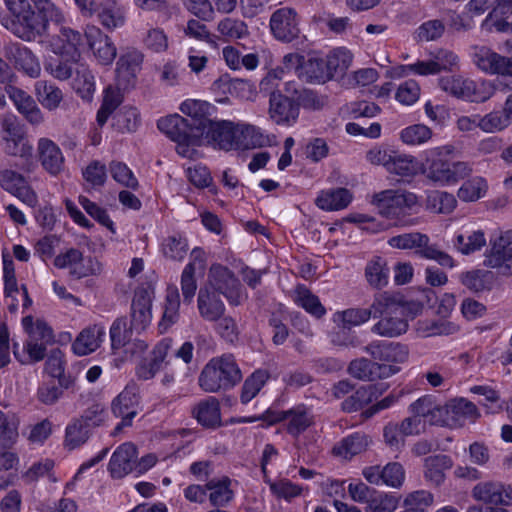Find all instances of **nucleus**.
Returning a JSON list of instances; mask_svg holds the SVG:
<instances>
[{"mask_svg":"<svg viewBox=\"0 0 512 512\" xmlns=\"http://www.w3.org/2000/svg\"><path fill=\"white\" fill-rule=\"evenodd\" d=\"M4 3L10 14L6 28L25 42L42 37L50 21L64 20L61 10L49 0H39L34 5L29 0H4Z\"/></svg>","mask_w":512,"mask_h":512,"instance_id":"f257e3e1","label":"nucleus"},{"mask_svg":"<svg viewBox=\"0 0 512 512\" xmlns=\"http://www.w3.org/2000/svg\"><path fill=\"white\" fill-rule=\"evenodd\" d=\"M206 139L213 147L224 151H244L261 147L265 143L263 134L255 126L229 120L209 121Z\"/></svg>","mask_w":512,"mask_h":512,"instance_id":"f03ea898","label":"nucleus"},{"mask_svg":"<svg viewBox=\"0 0 512 512\" xmlns=\"http://www.w3.org/2000/svg\"><path fill=\"white\" fill-rule=\"evenodd\" d=\"M413 307L415 313L421 311L417 303L403 304L397 297L384 292L375 296L372 302L374 318L379 320L372 326V333L386 338L398 337L408 330L406 311Z\"/></svg>","mask_w":512,"mask_h":512,"instance_id":"7ed1b4c3","label":"nucleus"},{"mask_svg":"<svg viewBox=\"0 0 512 512\" xmlns=\"http://www.w3.org/2000/svg\"><path fill=\"white\" fill-rule=\"evenodd\" d=\"M454 151L453 145L428 150L420 168L424 177L439 186L454 185L469 177L473 169L468 162H451L447 159V156L452 155Z\"/></svg>","mask_w":512,"mask_h":512,"instance_id":"20e7f679","label":"nucleus"},{"mask_svg":"<svg viewBox=\"0 0 512 512\" xmlns=\"http://www.w3.org/2000/svg\"><path fill=\"white\" fill-rule=\"evenodd\" d=\"M371 203L381 216L394 221L399 227L413 226L416 221L409 216L420 208L418 195L405 189H387L375 193Z\"/></svg>","mask_w":512,"mask_h":512,"instance_id":"39448f33","label":"nucleus"},{"mask_svg":"<svg viewBox=\"0 0 512 512\" xmlns=\"http://www.w3.org/2000/svg\"><path fill=\"white\" fill-rule=\"evenodd\" d=\"M159 130L167 135L177 146V153L193 159L198 155L197 147L202 144L203 132L196 123H191L179 114H173L158 120Z\"/></svg>","mask_w":512,"mask_h":512,"instance_id":"423d86ee","label":"nucleus"},{"mask_svg":"<svg viewBox=\"0 0 512 512\" xmlns=\"http://www.w3.org/2000/svg\"><path fill=\"white\" fill-rule=\"evenodd\" d=\"M242 373L233 355L211 359L199 375V386L207 393H215L235 386Z\"/></svg>","mask_w":512,"mask_h":512,"instance_id":"0eeeda50","label":"nucleus"},{"mask_svg":"<svg viewBox=\"0 0 512 512\" xmlns=\"http://www.w3.org/2000/svg\"><path fill=\"white\" fill-rule=\"evenodd\" d=\"M22 325L28 333V339L21 350L14 344V355L22 364H31L44 359L47 346L54 340L53 330L41 320L32 316L22 319Z\"/></svg>","mask_w":512,"mask_h":512,"instance_id":"6e6552de","label":"nucleus"},{"mask_svg":"<svg viewBox=\"0 0 512 512\" xmlns=\"http://www.w3.org/2000/svg\"><path fill=\"white\" fill-rule=\"evenodd\" d=\"M440 88L452 97L474 103L490 99L494 93L490 82L475 81L462 75H448L439 78Z\"/></svg>","mask_w":512,"mask_h":512,"instance_id":"1a4fd4ad","label":"nucleus"},{"mask_svg":"<svg viewBox=\"0 0 512 512\" xmlns=\"http://www.w3.org/2000/svg\"><path fill=\"white\" fill-rule=\"evenodd\" d=\"M388 244L396 249H416V253L420 257L434 260L443 267L453 268L455 266L452 256L441 250L436 244H430L429 237L421 232H409L393 236L388 240Z\"/></svg>","mask_w":512,"mask_h":512,"instance_id":"9d476101","label":"nucleus"},{"mask_svg":"<svg viewBox=\"0 0 512 512\" xmlns=\"http://www.w3.org/2000/svg\"><path fill=\"white\" fill-rule=\"evenodd\" d=\"M483 264L501 275H512V230L504 231L498 237L490 239Z\"/></svg>","mask_w":512,"mask_h":512,"instance_id":"9b49d317","label":"nucleus"},{"mask_svg":"<svg viewBox=\"0 0 512 512\" xmlns=\"http://www.w3.org/2000/svg\"><path fill=\"white\" fill-rule=\"evenodd\" d=\"M481 417L479 408L466 398H455L443 405L441 426L461 428L474 424Z\"/></svg>","mask_w":512,"mask_h":512,"instance_id":"f8f14e48","label":"nucleus"},{"mask_svg":"<svg viewBox=\"0 0 512 512\" xmlns=\"http://www.w3.org/2000/svg\"><path fill=\"white\" fill-rule=\"evenodd\" d=\"M206 286H209L218 294H223L232 305H239L244 299L238 279L227 267L220 264H214L210 267Z\"/></svg>","mask_w":512,"mask_h":512,"instance_id":"ddd939ff","label":"nucleus"},{"mask_svg":"<svg viewBox=\"0 0 512 512\" xmlns=\"http://www.w3.org/2000/svg\"><path fill=\"white\" fill-rule=\"evenodd\" d=\"M299 22L298 14L294 9L283 7L271 15L270 29L276 39L291 42L300 35Z\"/></svg>","mask_w":512,"mask_h":512,"instance_id":"4468645a","label":"nucleus"},{"mask_svg":"<svg viewBox=\"0 0 512 512\" xmlns=\"http://www.w3.org/2000/svg\"><path fill=\"white\" fill-rule=\"evenodd\" d=\"M399 371V366L379 363L364 357L351 361L348 366L349 374L363 381L386 379L397 374Z\"/></svg>","mask_w":512,"mask_h":512,"instance_id":"2eb2a0df","label":"nucleus"},{"mask_svg":"<svg viewBox=\"0 0 512 512\" xmlns=\"http://www.w3.org/2000/svg\"><path fill=\"white\" fill-rule=\"evenodd\" d=\"M138 391L134 384L127 385L123 391L113 400L111 409L121 422L115 427L113 435L118 434L124 427L130 426L137 415Z\"/></svg>","mask_w":512,"mask_h":512,"instance_id":"dca6fc26","label":"nucleus"},{"mask_svg":"<svg viewBox=\"0 0 512 512\" xmlns=\"http://www.w3.org/2000/svg\"><path fill=\"white\" fill-rule=\"evenodd\" d=\"M472 497L479 502L489 505H512V487L499 481H482L471 491Z\"/></svg>","mask_w":512,"mask_h":512,"instance_id":"f3484780","label":"nucleus"},{"mask_svg":"<svg viewBox=\"0 0 512 512\" xmlns=\"http://www.w3.org/2000/svg\"><path fill=\"white\" fill-rule=\"evenodd\" d=\"M362 475L370 484L386 485L392 488H400L405 480V470L398 462H390L383 467L379 465L365 467Z\"/></svg>","mask_w":512,"mask_h":512,"instance_id":"a211bd4d","label":"nucleus"},{"mask_svg":"<svg viewBox=\"0 0 512 512\" xmlns=\"http://www.w3.org/2000/svg\"><path fill=\"white\" fill-rule=\"evenodd\" d=\"M3 53L4 56L14 64L17 70L24 72L31 78L40 76V63L29 48L17 42H9L4 46Z\"/></svg>","mask_w":512,"mask_h":512,"instance_id":"6ab92c4d","label":"nucleus"},{"mask_svg":"<svg viewBox=\"0 0 512 512\" xmlns=\"http://www.w3.org/2000/svg\"><path fill=\"white\" fill-rule=\"evenodd\" d=\"M153 293L147 289L135 292L130 313V330L140 333L150 325L152 320Z\"/></svg>","mask_w":512,"mask_h":512,"instance_id":"aec40b11","label":"nucleus"},{"mask_svg":"<svg viewBox=\"0 0 512 512\" xmlns=\"http://www.w3.org/2000/svg\"><path fill=\"white\" fill-rule=\"evenodd\" d=\"M285 421V427L288 434L298 437L314 424V415L311 410L304 405L295 406L289 410L277 413L273 423Z\"/></svg>","mask_w":512,"mask_h":512,"instance_id":"412c9836","label":"nucleus"},{"mask_svg":"<svg viewBox=\"0 0 512 512\" xmlns=\"http://www.w3.org/2000/svg\"><path fill=\"white\" fill-rule=\"evenodd\" d=\"M85 37L100 64L109 65L113 62L116 57V47L107 35L98 27L88 25L85 29Z\"/></svg>","mask_w":512,"mask_h":512,"instance_id":"4be33fe9","label":"nucleus"},{"mask_svg":"<svg viewBox=\"0 0 512 512\" xmlns=\"http://www.w3.org/2000/svg\"><path fill=\"white\" fill-rule=\"evenodd\" d=\"M143 58L142 52L136 49L128 50L120 56L116 70L118 87L127 89L134 85Z\"/></svg>","mask_w":512,"mask_h":512,"instance_id":"5701e85b","label":"nucleus"},{"mask_svg":"<svg viewBox=\"0 0 512 512\" xmlns=\"http://www.w3.org/2000/svg\"><path fill=\"white\" fill-rule=\"evenodd\" d=\"M51 45L54 53L77 62L81 56L80 47L83 45V37L76 30L62 27L57 37L53 38Z\"/></svg>","mask_w":512,"mask_h":512,"instance_id":"b1692460","label":"nucleus"},{"mask_svg":"<svg viewBox=\"0 0 512 512\" xmlns=\"http://www.w3.org/2000/svg\"><path fill=\"white\" fill-rule=\"evenodd\" d=\"M137 448L127 442L120 445L112 454L109 462V471L113 478H123L135 467Z\"/></svg>","mask_w":512,"mask_h":512,"instance_id":"393cba45","label":"nucleus"},{"mask_svg":"<svg viewBox=\"0 0 512 512\" xmlns=\"http://www.w3.org/2000/svg\"><path fill=\"white\" fill-rule=\"evenodd\" d=\"M200 316L208 322H216L225 313V305L218 293L209 286L200 288L197 298Z\"/></svg>","mask_w":512,"mask_h":512,"instance_id":"a878e982","label":"nucleus"},{"mask_svg":"<svg viewBox=\"0 0 512 512\" xmlns=\"http://www.w3.org/2000/svg\"><path fill=\"white\" fill-rule=\"evenodd\" d=\"M5 92L14 103L19 113L24 115L30 123L39 124L42 122L43 116L41 110L29 94L10 84L5 86Z\"/></svg>","mask_w":512,"mask_h":512,"instance_id":"bb28decb","label":"nucleus"},{"mask_svg":"<svg viewBox=\"0 0 512 512\" xmlns=\"http://www.w3.org/2000/svg\"><path fill=\"white\" fill-rule=\"evenodd\" d=\"M172 340H161L152 351L150 359H144L137 367L136 374L142 380H150L161 370L171 348Z\"/></svg>","mask_w":512,"mask_h":512,"instance_id":"cd10ccee","label":"nucleus"},{"mask_svg":"<svg viewBox=\"0 0 512 512\" xmlns=\"http://www.w3.org/2000/svg\"><path fill=\"white\" fill-rule=\"evenodd\" d=\"M105 335L106 330L103 325H90L79 333L72 344V349L77 355H88L100 347Z\"/></svg>","mask_w":512,"mask_h":512,"instance_id":"c85d7f7f","label":"nucleus"},{"mask_svg":"<svg viewBox=\"0 0 512 512\" xmlns=\"http://www.w3.org/2000/svg\"><path fill=\"white\" fill-rule=\"evenodd\" d=\"M37 150L41 165L49 174L56 176L61 173L64 168V156L56 143L50 139L41 138Z\"/></svg>","mask_w":512,"mask_h":512,"instance_id":"c756f323","label":"nucleus"},{"mask_svg":"<svg viewBox=\"0 0 512 512\" xmlns=\"http://www.w3.org/2000/svg\"><path fill=\"white\" fill-rule=\"evenodd\" d=\"M269 104V115L277 124H291L298 117V106L282 94H272Z\"/></svg>","mask_w":512,"mask_h":512,"instance_id":"7c9ffc66","label":"nucleus"},{"mask_svg":"<svg viewBox=\"0 0 512 512\" xmlns=\"http://www.w3.org/2000/svg\"><path fill=\"white\" fill-rule=\"evenodd\" d=\"M412 415L422 418L431 425H440L442 423L443 405L438 403L432 395H424L414 401L409 406Z\"/></svg>","mask_w":512,"mask_h":512,"instance_id":"2f4dec72","label":"nucleus"},{"mask_svg":"<svg viewBox=\"0 0 512 512\" xmlns=\"http://www.w3.org/2000/svg\"><path fill=\"white\" fill-rule=\"evenodd\" d=\"M353 199V194L346 188L322 190L315 199L318 208L324 211H339L347 208Z\"/></svg>","mask_w":512,"mask_h":512,"instance_id":"473e14b6","label":"nucleus"},{"mask_svg":"<svg viewBox=\"0 0 512 512\" xmlns=\"http://www.w3.org/2000/svg\"><path fill=\"white\" fill-rule=\"evenodd\" d=\"M231 479L223 476L219 479H211L206 482L209 501L214 507H226L234 498V491L231 489Z\"/></svg>","mask_w":512,"mask_h":512,"instance_id":"72a5a7b5","label":"nucleus"},{"mask_svg":"<svg viewBox=\"0 0 512 512\" xmlns=\"http://www.w3.org/2000/svg\"><path fill=\"white\" fill-rule=\"evenodd\" d=\"M473 63L483 71L490 75H499L503 56L493 51L487 46H474L472 53Z\"/></svg>","mask_w":512,"mask_h":512,"instance_id":"f704fd0d","label":"nucleus"},{"mask_svg":"<svg viewBox=\"0 0 512 512\" xmlns=\"http://www.w3.org/2000/svg\"><path fill=\"white\" fill-rule=\"evenodd\" d=\"M215 110V107L210 103L202 100L187 99L180 105V111L189 116L191 123H196L200 127V131L204 132L208 126L209 119L207 116Z\"/></svg>","mask_w":512,"mask_h":512,"instance_id":"c9c22d12","label":"nucleus"},{"mask_svg":"<svg viewBox=\"0 0 512 512\" xmlns=\"http://www.w3.org/2000/svg\"><path fill=\"white\" fill-rule=\"evenodd\" d=\"M195 419L203 426L215 427L221 422L220 405L216 398L208 397L192 409Z\"/></svg>","mask_w":512,"mask_h":512,"instance_id":"e433bc0d","label":"nucleus"},{"mask_svg":"<svg viewBox=\"0 0 512 512\" xmlns=\"http://www.w3.org/2000/svg\"><path fill=\"white\" fill-rule=\"evenodd\" d=\"M453 466L452 459L447 455L427 457L424 461V476L433 485L439 486L445 480V471Z\"/></svg>","mask_w":512,"mask_h":512,"instance_id":"4c0bfd02","label":"nucleus"},{"mask_svg":"<svg viewBox=\"0 0 512 512\" xmlns=\"http://www.w3.org/2000/svg\"><path fill=\"white\" fill-rule=\"evenodd\" d=\"M298 77L310 83H325L330 80L325 60L316 57L304 59L298 69Z\"/></svg>","mask_w":512,"mask_h":512,"instance_id":"58836bf2","label":"nucleus"},{"mask_svg":"<svg viewBox=\"0 0 512 512\" xmlns=\"http://www.w3.org/2000/svg\"><path fill=\"white\" fill-rule=\"evenodd\" d=\"M369 445V439L365 434L354 433L343 438L333 447V453L343 459H351L366 451Z\"/></svg>","mask_w":512,"mask_h":512,"instance_id":"ea45409f","label":"nucleus"},{"mask_svg":"<svg viewBox=\"0 0 512 512\" xmlns=\"http://www.w3.org/2000/svg\"><path fill=\"white\" fill-rule=\"evenodd\" d=\"M75 78L73 88L86 101H90L95 92V81L89 67L80 61L74 62Z\"/></svg>","mask_w":512,"mask_h":512,"instance_id":"a19ab883","label":"nucleus"},{"mask_svg":"<svg viewBox=\"0 0 512 512\" xmlns=\"http://www.w3.org/2000/svg\"><path fill=\"white\" fill-rule=\"evenodd\" d=\"M488 188V182L484 177L474 176L461 184L457 190V197L465 203L476 202L486 196Z\"/></svg>","mask_w":512,"mask_h":512,"instance_id":"79ce46f5","label":"nucleus"},{"mask_svg":"<svg viewBox=\"0 0 512 512\" xmlns=\"http://www.w3.org/2000/svg\"><path fill=\"white\" fill-rule=\"evenodd\" d=\"M419 168L417 159L414 156L395 151L386 171L404 178L415 176Z\"/></svg>","mask_w":512,"mask_h":512,"instance_id":"37998d69","label":"nucleus"},{"mask_svg":"<svg viewBox=\"0 0 512 512\" xmlns=\"http://www.w3.org/2000/svg\"><path fill=\"white\" fill-rule=\"evenodd\" d=\"M416 331L421 337L449 336L459 331V326L448 320H420L416 324Z\"/></svg>","mask_w":512,"mask_h":512,"instance_id":"c03bdc74","label":"nucleus"},{"mask_svg":"<svg viewBox=\"0 0 512 512\" xmlns=\"http://www.w3.org/2000/svg\"><path fill=\"white\" fill-rule=\"evenodd\" d=\"M293 300L298 306L316 318H321L326 313V309L319 298L303 285H298L295 288Z\"/></svg>","mask_w":512,"mask_h":512,"instance_id":"a18cd8bd","label":"nucleus"},{"mask_svg":"<svg viewBox=\"0 0 512 512\" xmlns=\"http://www.w3.org/2000/svg\"><path fill=\"white\" fill-rule=\"evenodd\" d=\"M425 205L430 212L450 214L457 206V199L452 193L435 190L427 195Z\"/></svg>","mask_w":512,"mask_h":512,"instance_id":"49530a36","label":"nucleus"},{"mask_svg":"<svg viewBox=\"0 0 512 512\" xmlns=\"http://www.w3.org/2000/svg\"><path fill=\"white\" fill-rule=\"evenodd\" d=\"M180 296L176 286H169L165 297L162 319L159 323L161 332L166 331L179 318Z\"/></svg>","mask_w":512,"mask_h":512,"instance_id":"de8ad7c7","label":"nucleus"},{"mask_svg":"<svg viewBox=\"0 0 512 512\" xmlns=\"http://www.w3.org/2000/svg\"><path fill=\"white\" fill-rule=\"evenodd\" d=\"M34 90L38 101L48 110H55L63 100L62 91L45 80L37 81Z\"/></svg>","mask_w":512,"mask_h":512,"instance_id":"09e8293b","label":"nucleus"},{"mask_svg":"<svg viewBox=\"0 0 512 512\" xmlns=\"http://www.w3.org/2000/svg\"><path fill=\"white\" fill-rule=\"evenodd\" d=\"M325 62L331 79L335 75H343L350 68L353 54L350 50L340 47L331 51Z\"/></svg>","mask_w":512,"mask_h":512,"instance_id":"8fccbe9b","label":"nucleus"},{"mask_svg":"<svg viewBox=\"0 0 512 512\" xmlns=\"http://www.w3.org/2000/svg\"><path fill=\"white\" fill-rule=\"evenodd\" d=\"M371 316H374L372 305L368 309L350 308L344 311H338L334 314L333 320L344 328H350L366 323Z\"/></svg>","mask_w":512,"mask_h":512,"instance_id":"3c124183","label":"nucleus"},{"mask_svg":"<svg viewBox=\"0 0 512 512\" xmlns=\"http://www.w3.org/2000/svg\"><path fill=\"white\" fill-rule=\"evenodd\" d=\"M454 245L463 255L480 251L486 245L485 233L482 230H475L467 232L466 234H458Z\"/></svg>","mask_w":512,"mask_h":512,"instance_id":"603ef678","label":"nucleus"},{"mask_svg":"<svg viewBox=\"0 0 512 512\" xmlns=\"http://www.w3.org/2000/svg\"><path fill=\"white\" fill-rule=\"evenodd\" d=\"M162 255L171 261H182L188 252L187 240L181 235H170L161 242Z\"/></svg>","mask_w":512,"mask_h":512,"instance_id":"864d4df0","label":"nucleus"},{"mask_svg":"<svg viewBox=\"0 0 512 512\" xmlns=\"http://www.w3.org/2000/svg\"><path fill=\"white\" fill-rule=\"evenodd\" d=\"M389 269L387 262L381 257H374L365 268V277L370 286L382 288L387 285Z\"/></svg>","mask_w":512,"mask_h":512,"instance_id":"5fc2aeb1","label":"nucleus"},{"mask_svg":"<svg viewBox=\"0 0 512 512\" xmlns=\"http://www.w3.org/2000/svg\"><path fill=\"white\" fill-rule=\"evenodd\" d=\"M4 152L13 157L28 160L32 157L33 146L26 134L11 139H2Z\"/></svg>","mask_w":512,"mask_h":512,"instance_id":"6e6d98bb","label":"nucleus"},{"mask_svg":"<svg viewBox=\"0 0 512 512\" xmlns=\"http://www.w3.org/2000/svg\"><path fill=\"white\" fill-rule=\"evenodd\" d=\"M269 372L259 369L253 372L244 382L241 392V402L246 404L250 402L261 390L269 379Z\"/></svg>","mask_w":512,"mask_h":512,"instance_id":"4d7b16f0","label":"nucleus"},{"mask_svg":"<svg viewBox=\"0 0 512 512\" xmlns=\"http://www.w3.org/2000/svg\"><path fill=\"white\" fill-rule=\"evenodd\" d=\"M89 437V428L76 418L66 427L64 445L69 450H73L84 444Z\"/></svg>","mask_w":512,"mask_h":512,"instance_id":"13d9d810","label":"nucleus"},{"mask_svg":"<svg viewBox=\"0 0 512 512\" xmlns=\"http://www.w3.org/2000/svg\"><path fill=\"white\" fill-rule=\"evenodd\" d=\"M398 504V498L393 494L373 491L365 507V512H394Z\"/></svg>","mask_w":512,"mask_h":512,"instance_id":"bf43d9fd","label":"nucleus"},{"mask_svg":"<svg viewBox=\"0 0 512 512\" xmlns=\"http://www.w3.org/2000/svg\"><path fill=\"white\" fill-rule=\"evenodd\" d=\"M218 33L228 40L244 38L248 34V27L242 20L225 17L217 24Z\"/></svg>","mask_w":512,"mask_h":512,"instance_id":"052dcab7","label":"nucleus"},{"mask_svg":"<svg viewBox=\"0 0 512 512\" xmlns=\"http://www.w3.org/2000/svg\"><path fill=\"white\" fill-rule=\"evenodd\" d=\"M509 125L510 121L504 110H494L483 116L479 115V128L485 133L500 132Z\"/></svg>","mask_w":512,"mask_h":512,"instance_id":"680f3d73","label":"nucleus"},{"mask_svg":"<svg viewBox=\"0 0 512 512\" xmlns=\"http://www.w3.org/2000/svg\"><path fill=\"white\" fill-rule=\"evenodd\" d=\"M491 273L485 270H471L460 275L461 283L473 292H481L488 288Z\"/></svg>","mask_w":512,"mask_h":512,"instance_id":"e2e57ef3","label":"nucleus"},{"mask_svg":"<svg viewBox=\"0 0 512 512\" xmlns=\"http://www.w3.org/2000/svg\"><path fill=\"white\" fill-rule=\"evenodd\" d=\"M432 137V130L423 124H414L404 128L400 133V139L407 145H421Z\"/></svg>","mask_w":512,"mask_h":512,"instance_id":"0e129e2a","label":"nucleus"},{"mask_svg":"<svg viewBox=\"0 0 512 512\" xmlns=\"http://www.w3.org/2000/svg\"><path fill=\"white\" fill-rule=\"evenodd\" d=\"M100 23L109 30L120 27L125 22V15L122 8L115 3L112 5H103L98 12Z\"/></svg>","mask_w":512,"mask_h":512,"instance_id":"69168bd1","label":"nucleus"},{"mask_svg":"<svg viewBox=\"0 0 512 512\" xmlns=\"http://www.w3.org/2000/svg\"><path fill=\"white\" fill-rule=\"evenodd\" d=\"M142 42L146 49L154 53H163L169 47L167 34L158 27L148 29Z\"/></svg>","mask_w":512,"mask_h":512,"instance_id":"338daca9","label":"nucleus"},{"mask_svg":"<svg viewBox=\"0 0 512 512\" xmlns=\"http://www.w3.org/2000/svg\"><path fill=\"white\" fill-rule=\"evenodd\" d=\"M109 171L112 178L117 183L130 189H136L138 187V181L136 177L125 163L112 161L109 164Z\"/></svg>","mask_w":512,"mask_h":512,"instance_id":"774afa93","label":"nucleus"}]
</instances>
